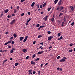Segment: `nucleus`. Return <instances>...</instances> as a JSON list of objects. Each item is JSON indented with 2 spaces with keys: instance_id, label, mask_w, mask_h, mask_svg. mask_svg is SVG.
Listing matches in <instances>:
<instances>
[{
  "instance_id": "5fc2aeb1",
  "label": "nucleus",
  "mask_w": 75,
  "mask_h": 75,
  "mask_svg": "<svg viewBox=\"0 0 75 75\" xmlns=\"http://www.w3.org/2000/svg\"><path fill=\"white\" fill-rule=\"evenodd\" d=\"M8 47L9 48H11V47L10 45H8Z\"/></svg>"
},
{
  "instance_id": "09e8293b",
  "label": "nucleus",
  "mask_w": 75,
  "mask_h": 75,
  "mask_svg": "<svg viewBox=\"0 0 75 75\" xmlns=\"http://www.w3.org/2000/svg\"><path fill=\"white\" fill-rule=\"evenodd\" d=\"M24 15V13H22L21 14V16H23Z\"/></svg>"
},
{
  "instance_id": "473e14b6",
  "label": "nucleus",
  "mask_w": 75,
  "mask_h": 75,
  "mask_svg": "<svg viewBox=\"0 0 75 75\" xmlns=\"http://www.w3.org/2000/svg\"><path fill=\"white\" fill-rule=\"evenodd\" d=\"M42 37V35H39L38 36V38H41V37Z\"/></svg>"
},
{
  "instance_id": "6ab92c4d",
  "label": "nucleus",
  "mask_w": 75,
  "mask_h": 75,
  "mask_svg": "<svg viewBox=\"0 0 75 75\" xmlns=\"http://www.w3.org/2000/svg\"><path fill=\"white\" fill-rule=\"evenodd\" d=\"M62 15H63V13H60L59 16L61 17V16H62Z\"/></svg>"
},
{
  "instance_id": "37998d69",
  "label": "nucleus",
  "mask_w": 75,
  "mask_h": 75,
  "mask_svg": "<svg viewBox=\"0 0 75 75\" xmlns=\"http://www.w3.org/2000/svg\"><path fill=\"white\" fill-rule=\"evenodd\" d=\"M25 0H21V3H23V2H24V1H25Z\"/></svg>"
},
{
  "instance_id": "338daca9",
  "label": "nucleus",
  "mask_w": 75,
  "mask_h": 75,
  "mask_svg": "<svg viewBox=\"0 0 75 75\" xmlns=\"http://www.w3.org/2000/svg\"><path fill=\"white\" fill-rule=\"evenodd\" d=\"M43 13H44V12H41L40 13L41 14H43Z\"/></svg>"
},
{
  "instance_id": "2f4dec72",
  "label": "nucleus",
  "mask_w": 75,
  "mask_h": 75,
  "mask_svg": "<svg viewBox=\"0 0 75 75\" xmlns=\"http://www.w3.org/2000/svg\"><path fill=\"white\" fill-rule=\"evenodd\" d=\"M69 52H72V50L71 49L69 51Z\"/></svg>"
},
{
  "instance_id": "774afa93",
  "label": "nucleus",
  "mask_w": 75,
  "mask_h": 75,
  "mask_svg": "<svg viewBox=\"0 0 75 75\" xmlns=\"http://www.w3.org/2000/svg\"><path fill=\"white\" fill-rule=\"evenodd\" d=\"M8 33V32H6L5 33V34H7Z\"/></svg>"
},
{
  "instance_id": "5701e85b",
  "label": "nucleus",
  "mask_w": 75,
  "mask_h": 75,
  "mask_svg": "<svg viewBox=\"0 0 75 75\" xmlns=\"http://www.w3.org/2000/svg\"><path fill=\"white\" fill-rule=\"evenodd\" d=\"M12 41V40H10L8 42V44H10V43H11V42Z\"/></svg>"
},
{
  "instance_id": "4c0bfd02",
  "label": "nucleus",
  "mask_w": 75,
  "mask_h": 75,
  "mask_svg": "<svg viewBox=\"0 0 75 75\" xmlns=\"http://www.w3.org/2000/svg\"><path fill=\"white\" fill-rule=\"evenodd\" d=\"M29 58V56H27L26 57L25 59H28Z\"/></svg>"
},
{
  "instance_id": "e433bc0d",
  "label": "nucleus",
  "mask_w": 75,
  "mask_h": 75,
  "mask_svg": "<svg viewBox=\"0 0 75 75\" xmlns=\"http://www.w3.org/2000/svg\"><path fill=\"white\" fill-rule=\"evenodd\" d=\"M71 25H72V26H73L74 25V22H73L72 23H71Z\"/></svg>"
},
{
  "instance_id": "1a4fd4ad",
  "label": "nucleus",
  "mask_w": 75,
  "mask_h": 75,
  "mask_svg": "<svg viewBox=\"0 0 75 75\" xmlns=\"http://www.w3.org/2000/svg\"><path fill=\"white\" fill-rule=\"evenodd\" d=\"M70 8L72 11H74V7L71 6H70Z\"/></svg>"
},
{
  "instance_id": "603ef678",
  "label": "nucleus",
  "mask_w": 75,
  "mask_h": 75,
  "mask_svg": "<svg viewBox=\"0 0 75 75\" xmlns=\"http://www.w3.org/2000/svg\"><path fill=\"white\" fill-rule=\"evenodd\" d=\"M15 15H16V14L15 13H13V14H12V16H13V17H14V16Z\"/></svg>"
},
{
  "instance_id": "8fccbe9b",
  "label": "nucleus",
  "mask_w": 75,
  "mask_h": 75,
  "mask_svg": "<svg viewBox=\"0 0 75 75\" xmlns=\"http://www.w3.org/2000/svg\"><path fill=\"white\" fill-rule=\"evenodd\" d=\"M47 33L48 34H51V32L50 31H48Z\"/></svg>"
},
{
  "instance_id": "a211bd4d",
  "label": "nucleus",
  "mask_w": 75,
  "mask_h": 75,
  "mask_svg": "<svg viewBox=\"0 0 75 75\" xmlns=\"http://www.w3.org/2000/svg\"><path fill=\"white\" fill-rule=\"evenodd\" d=\"M65 24V23L64 22H63L62 24V27H63V26H65V25H64Z\"/></svg>"
},
{
  "instance_id": "f704fd0d",
  "label": "nucleus",
  "mask_w": 75,
  "mask_h": 75,
  "mask_svg": "<svg viewBox=\"0 0 75 75\" xmlns=\"http://www.w3.org/2000/svg\"><path fill=\"white\" fill-rule=\"evenodd\" d=\"M7 44H8V42H6L5 43V44H4V45H7Z\"/></svg>"
},
{
  "instance_id": "72a5a7b5",
  "label": "nucleus",
  "mask_w": 75,
  "mask_h": 75,
  "mask_svg": "<svg viewBox=\"0 0 75 75\" xmlns=\"http://www.w3.org/2000/svg\"><path fill=\"white\" fill-rule=\"evenodd\" d=\"M8 18H11V16L8 15L7 16Z\"/></svg>"
},
{
  "instance_id": "9b49d317",
  "label": "nucleus",
  "mask_w": 75,
  "mask_h": 75,
  "mask_svg": "<svg viewBox=\"0 0 75 75\" xmlns=\"http://www.w3.org/2000/svg\"><path fill=\"white\" fill-rule=\"evenodd\" d=\"M31 64L32 65H35V62L32 61L31 62Z\"/></svg>"
},
{
  "instance_id": "2eb2a0df",
  "label": "nucleus",
  "mask_w": 75,
  "mask_h": 75,
  "mask_svg": "<svg viewBox=\"0 0 75 75\" xmlns=\"http://www.w3.org/2000/svg\"><path fill=\"white\" fill-rule=\"evenodd\" d=\"M22 51L23 52H25L26 51V49H23L22 50Z\"/></svg>"
},
{
  "instance_id": "6e6d98bb",
  "label": "nucleus",
  "mask_w": 75,
  "mask_h": 75,
  "mask_svg": "<svg viewBox=\"0 0 75 75\" xmlns=\"http://www.w3.org/2000/svg\"><path fill=\"white\" fill-rule=\"evenodd\" d=\"M40 6H39V5L38 4L37 5V7L38 8H39Z\"/></svg>"
},
{
  "instance_id": "3c124183",
  "label": "nucleus",
  "mask_w": 75,
  "mask_h": 75,
  "mask_svg": "<svg viewBox=\"0 0 75 75\" xmlns=\"http://www.w3.org/2000/svg\"><path fill=\"white\" fill-rule=\"evenodd\" d=\"M60 40H62V39L63 38H62V36L60 38H59Z\"/></svg>"
},
{
  "instance_id": "f8f14e48",
  "label": "nucleus",
  "mask_w": 75,
  "mask_h": 75,
  "mask_svg": "<svg viewBox=\"0 0 75 75\" xmlns=\"http://www.w3.org/2000/svg\"><path fill=\"white\" fill-rule=\"evenodd\" d=\"M64 9V7L62 6L60 7V10H63Z\"/></svg>"
},
{
  "instance_id": "aec40b11",
  "label": "nucleus",
  "mask_w": 75,
  "mask_h": 75,
  "mask_svg": "<svg viewBox=\"0 0 75 75\" xmlns=\"http://www.w3.org/2000/svg\"><path fill=\"white\" fill-rule=\"evenodd\" d=\"M16 12H17V9H15L14 10V13H16Z\"/></svg>"
},
{
  "instance_id": "e2e57ef3",
  "label": "nucleus",
  "mask_w": 75,
  "mask_h": 75,
  "mask_svg": "<svg viewBox=\"0 0 75 75\" xmlns=\"http://www.w3.org/2000/svg\"><path fill=\"white\" fill-rule=\"evenodd\" d=\"M13 37H11L10 38V40H13Z\"/></svg>"
},
{
  "instance_id": "f257e3e1",
  "label": "nucleus",
  "mask_w": 75,
  "mask_h": 75,
  "mask_svg": "<svg viewBox=\"0 0 75 75\" xmlns=\"http://www.w3.org/2000/svg\"><path fill=\"white\" fill-rule=\"evenodd\" d=\"M67 59V58L66 57H63V59L60 60L59 61V62H65L66 61V59Z\"/></svg>"
},
{
  "instance_id": "423d86ee",
  "label": "nucleus",
  "mask_w": 75,
  "mask_h": 75,
  "mask_svg": "<svg viewBox=\"0 0 75 75\" xmlns=\"http://www.w3.org/2000/svg\"><path fill=\"white\" fill-rule=\"evenodd\" d=\"M28 71L30 75H32V72H32V69H31L30 70H29Z\"/></svg>"
},
{
  "instance_id": "bb28decb",
  "label": "nucleus",
  "mask_w": 75,
  "mask_h": 75,
  "mask_svg": "<svg viewBox=\"0 0 75 75\" xmlns=\"http://www.w3.org/2000/svg\"><path fill=\"white\" fill-rule=\"evenodd\" d=\"M60 35H61V33H59L57 34V36L58 37H59Z\"/></svg>"
},
{
  "instance_id": "b1692460",
  "label": "nucleus",
  "mask_w": 75,
  "mask_h": 75,
  "mask_svg": "<svg viewBox=\"0 0 75 75\" xmlns=\"http://www.w3.org/2000/svg\"><path fill=\"white\" fill-rule=\"evenodd\" d=\"M16 8L18 10H19V9L20 8V6H17L16 7Z\"/></svg>"
},
{
  "instance_id": "a878e982",
  "label": "nucleus",
  "mask_w": 75,
  "mask_h": 75,
  "mask_svg": "<svg viewBox=\"0 0 75 75\" xmlns=\"http://www.w3.org/2000/svg\"><path fill=\"white\" fill-rule=\"evenodd\" d=\"M13 36L14 37L16 38V37H17V35L15 34H13Z\"/></svg>"
},
{
  "instance_id": "c9c22d12",
  "label": "nucleus",
  "mask_w": 75,
  "mask_h": 75,
  "mask_svg": "<svg viewBox=\"0 0 75 75\" xmlns=\"http://www.w3.org/2000/svg\"><path fill=\"white\" fill-rule=\"evenodd\" d=\"M7 44H8V42H6L5 43V44H4V45H7Z\"/></svg>"
},
{
  "instance_id": "680f3d73",
  "label": "nucleus",
  "mask_w": 75,
  "mask_h": 75,
  "mask_svg": "<svg viewBox=\"0 0 75 75\" xmlns=\"http://www.w3.org/2000/svg\"><path fill=\"white\" fill-rule=\"evenodd\" d=\"M41 27L40 26L39 28H38V30H40V29H41Z\"/></svg>"
},
{
  "instance_id": "20e7f679",
  "label": "nucleus",
  "mask_w": 75,
  "mask_h": 75,
  "mask_svg": "<svg viewBox=\"0 0 75 75\" xmlns=\"http://www.w3.org/2000/svg\"><path fill=\"white\" fill-rule=\"evenodd\" d=\"M28 36H27L24 39L23 42H25L26 41H27V38H28Z\"/></svg>"
},
{
  "instance_id": "f3484780",
  "label": "nucleus",
  "mask_w": 75,
  "mask_h": 75,
  "mask_svg": "<svg viewBox=\"0 0 75 75\" xmlns=\"http://www.w3.org/2000/svg\"><path fill=\"white\" fill-rule=\"evenodd\" d=\"M35 4V2H33L31 4V6L32 7H34V5Z\"/></svg>"
},
{
  "instance_id": "c85d7f7f",
  "label": "nucleus",
  "mask_w": 75,
  "mask_h": 75,
  "mask_svg": "<svg viewBox=\"0 0 75 75\" xmlns=\"http://www.w3.org/2000/svg\"><path fill=\"white\" fill-rule=\"evenodd\" d=\"M35 54H34L33 55L32 58H35Z\"/></svg>"
},
{
  "instance_id": "a18cd8bd",
  "label": "nucleus",
  "mask_w": 75,
  "mask_h": 75,
  "mask_svg": "<svg viewBox=\"0 0 75 75\" xmlns=\"http://www.w3.org/2000/svg\"><path fill=\"white\" fill-rule=\"evenodd\" d=\"M5 62H6L7 61V59H6L3 61Z\"/></svg>"
},
{
  "instance_id": "c03bdc74",
  "label": "nucleus",
  "mask_w": 75,
  "mask_h": 75,
  "mask_svg": "<svg viewBox=\"0 0 75 75\" xmlns=\"http://www.w3.org/2000/svg\"><path fill=\"white\" fill-rule=\"evenodd\" d=\"M59 58H60V56H59L57 57V59H59Z\"/></svg>"
},
{
  "instance_id": "4d7b16f0",
  "label": "nucleus",
  "mask_w": 75,
  "mask_h": 75,
  "mask_svg": "<svg viewBox=\"0 0 75 75\" xmlns=\"http://www.w3.org/2000/svg\"><path fill=\"white\" fill-rule=\"evenodd\" d=\"M52 48V46H51L50 47H49V49H50L51 48Z\"/></svg>"
},
{
  "instance_id": "6e6552de",
  "label": "nucleus",
  "mask_w": 75,
  "mask_h": 75,
  "mask_svg": "<svg viewBox=\"0 0 75 75\" xmlns=\"http://www.w3.org/2000/svg\"><path fill=\"white\" fill-rule=\"evenodd\" d=\"M24 37H21L19 38L20 41H22V40H24Z\"/></svg>"
},
{
  "instance_id": "ddd939ff",
  "label": "nucleus",
  "mask_w": 75,
  "mask_h": 75,
  "mask_svg": "<svg viewBox=\"0 0 75 75\" xmlns=\"http://www.w3.org/2000/svg\"><path fill=\"white\" fill-rule=\"evenodd\" d=\"M8 11H9V10L8 9H6L4 10V13H7V12H8Z\"/></svg>"
},
{
  "instance_id": "9d476101",
  "label": "nucleus",
  "mask_w": 75,
  "mask_h": 75,
  "mask_svg": "<svg viewBox=\"0 0 75 75\" xmlns=\"http://www.w3.org/2000/svg\"><path fill=\"white\" fill-rule=\"evenodd\" d=\"M45 21H47V18H48V16H46L44 18Z\"/></svg>"
},
{
  "instance_id": "cd10ccee",
  "label": "nucleus",
  "mask_w": 75,
  "mask_h": 75,
  "mask_svg": "<svg viewBox=\"0 0 75 75\" xmlns=\"http://www.w3.org/2000/svg\"><path fill=\"white\" fill-rule=\"evenodd\" d=\"M46 5V3L45 2L43 4V7H45Z\"/></svg>"
},
{
  "instance_id": "7c9ffc66",
  "label": "nucleus",
  "mask_w": 75,
  "mask_h": 75,
  "mask_svg": "<svg viewBox=\"0 0 75 75\" xmlns=\"http://www.w3.org/2000/svg\"><path fill=\"white\" fill-rule=\"evenodd\" d=\"M72 45H74V44H72V43H71L69 45H70V46L71 47H72Z\"/></svg>"
},
{
  "instance_id": "4be33fe9",
  "label": "nucleus",
  "mask_w": 75,
  "mask_h": 75,
  "mask_svg": "<svg viewBox=\"0 0 75 75\" xmlns=\"http://www.w3.org/2000/svg\"><path fill=\"white\" fill-rule=\"evenodd\" d=\"M18 64L19 63H15V66L16 67V66H17V65H18Z\"/></svg>"
},
{
  "instance_id": "412c9836",
  "label": "nucleus",
  "mask_w": 75,
  "mask_h": 75,
  "mask_svg": "<svg viewBox=\"0 0 75 75\" xmlns=\"http://www.w3.org/2000/svg\"><path fill=\"white\" fill-rule=\"evenodd\" d=\"M52 22H54V18H52L51 20Z\"/></svg>"
},
{
  "instance_id": "f03ea898",
  "label": "nucleus",
  "mask_w": 75,
  "mask_h": 75,
  "mask_svg": "<svg viewBox=\"0 0 75 75\" xmlns=\"http://www.w3.org/2000/svg\"><path fill=\"white\" fill-rule=\"evenodd\" d=\"M16 21L15 19H13L12 20V21H11L10 23V24L11 25H13L14 24V23H16Z\"/></svg>"
},
{
  "instance_id": "052dcab7",
  "label": "nucleus",
  "mask_w": 75,
  "mask_h": 75,
  "mask_svg": "<svg viewBox=\"0 0 75 75\" xmlns=\"http://www.w3.org/2000/svg\"><path fill=\"white\" fill-rule=\"evenodd\" d=\"M35 73H36V72H35V71H33V74H35Z\"/></svg>"
},
{
  "instance_id": "de8ad7c7",
  "label": "nucleus",
  "mask_w": 75,
  "mask_h": 75,
  "mask_svg": "<svg viewBox=\"0 0 75 75\" xmlns=\"http://www.w3.org/2000/svg\"><path fill=\"white\" fill-rule=\"evenodd\" d=\"M40 59L39 58H38L36 59L35 60V61H38Z\"/></svg>"
},
{
  "instance_id": "c756f323",
  "label": "nucleus",
  "mask_w": 75,
  "mask_h": 75,
  "mask_svg": "<svg viewBox=\"0 0 75 75\" xmlns=\"http://www.w3.org/2000/svg\"><path fill=\"white\" fill-rule=\"evenodd\" d=\"M37 27H40V24H38L36 25Z\"/></svg>"
},
{
  "instance_id": "4468645a",
  "label": "nucleus",
  "mask_w": 75,
  "mask_h": 75,
  "mask_svg": "<svg viewBox=\"0 0 75 75\" xmlns=\"http://www.w3.org/2000/svg\"><path fill=\"white\" fill-rule=\"evenodd\" d=\"M58 0H55L54 1V3L55 4H57V2H58Z\"/></svg>"
},
{
  "instance_id": "79ce46f5",
  "label": "nucleus",
  "mask_w": 75,
  "mask_h": 75,
  "mask_svg": "<svg viewBox=\"0 0 75 75\" xmlns=\"http://www.w3.org/2000/svg\"><path fill=\"white\" fill-rule=\"evenodd\" d=\"M13 52H14V51H13V50H12L10 52L11 54H12V53H13Z\"/></svg>"
},
{
  "instance_id": "7ed1b4c3",
  "label": "nucleus",
  "mask_w": 75,
  "mask_h": 75,
  "mask_svg": "<svg viewBox=\"0 0 75 75\" xmlns=\"http://www.w3.org/2000/svg\"><path fill=\"white\" fill-rule=\"evenodd\" d=\"M62 0H60L59 2H58V4H57L58 6H61L62 4Z\"/></svg>"
},
{
  "instance_id": "39448f33",
  "label": "nucleus",
  "mask_w": 75,
  "mask_h": 75,
  "mask_svg": "<svg viewBox=\"0 0 75 75\" xmlns=\"http://www.w3.org/2000/svg\"><path fill=\"white\" fill-rule=\"evenodd\" d=\"M53 38V36H50L48 38V40H51V39H52V38Z\"/></svg>"
},
{
  "instance_id": "dca6fc26",
  "label": "nucleus",
  "mask_w": 75,
  "mask_h": 75,
  "mask_svg": "<svg viewBox=\"0 0 75 75\" xmlns=\"http://www.w3.org/2000/svg\"><path fill=\"white\" fill-rule=\"evenodd\" d=\"M59 9H60V7L59 6H57V8L56 9V10H58Z\"/></svg>"
},
{
  "instance_id": "864d4df0",
  "label": "nucleus",
  "mask_w": 75,
  "mask_h": 75,
  "mask_svg": "<svg viewBox=\"0 0 75 75\" xmlns=\"http://www.w3.org/2000/svg\"><path fill=\"white\" fill-rule=\"evenodd\" d=\"M28 15H30V14H31V13H30V12H28Z\"/></svg>"
},
{
  "instance_id": "69168bd1",
  "label": "nucleus",
  "mask_w": 75,
  "mask_h": 75,
  "mask_svg": "<svg viewBox=\"0 0 75 75\" xmlns=\"http://www.w3.org/2000/svg\"><path fill=\"white\" fill-rule=\"evenodd\" d=\"M48 64V63H46V64H45V66H46V65H47Z\"/></svg>"
},
{
  "instance_id": "58836bf2",
  "label": "nucleus",
  "mask_w": 75,
  "mask_h": 75,
  "mask_svg": "<svg viewBox=\"0 0 75 75\" xmlns=\"http://www.w3.org/2000/svg\"><path fill=\"white\" fill-rule=\"evenodd\" d=\"M42 7V6L41 5H40V8H41Z\"/></svg>"
},
{
  "instance_id": "0e129e2a",
  "label": "nucleus",
  "mask_w": 75,
  "mask_h": 75,
  "mask_svg": "<svg viewBox=\"0 0 75 75\" xmlns=\"http://www.w3.org/2000/svg\"><path fill=\"white\" fill-rule=\"evenodd\" d=\"M33 44H35V41H34L33 42Z\"/></svg>"
},
{
  "instance_id": "13d9d810",
  "label": "nucleus",
  "mask_w": 75,
  "mask_h": 75,
  "mask_svg": "<svg viewBox=\"0 0 75 75\" xmlns=\"http://www.w3.org/2000/svg\"><path fill=\"white\" fill-rule=\"evenodd\" d=\"M59 69H60V71H62V68H59Z\"/></svg>"
},
{
  "instance_id": "bf43d9fd",
  "label": "nucleus",
  "mask_w": 75,
  "mask_h": 75,
  "mask_svg": "<svg viewBox=\"0 0 75 75\" xmlns=\"http://www.w3.org/2000/svg\"><path fill=\"white\" fill-rule=\"evenodd\" d=\"M41 28H43V27H45V26H44V25H42V26H40Z\"/></svg>"
},
{
  "instance_id": "49530a36",
  "label": "nucleus",
  "mask_w": 75,
  "mask_h": 75,
  "mask_svg": "<svg viewBox=\"0 0 75 75\" xmlns=\"http://www.w3.org/2000/svg\"><path fill=\"white\" fill-rule=\"evenodd\" d=\"M31 21V18H30L27 21L28 22H30Z\"/></svg>"
},
{
  "instance_id": "393cba45",
  "label": "nucleus",
  "mask_w": 75,
  "mask_h": 75,
  "mask_svg": "<svg viewBox=\"0 0 75 75\" xmlns=\"http://www.w3.org/2000/svg\"><path fill=\"white\" fill-rule=\"evenodd\" d=\"M40 73H41V71H38V74L39 75H40Z\"/></svg>"
},
{
  "instance_id": "ea45409f",
  "label": "nucleus",
  "mask_w": 75,
  "mask_h": 75,
  "mask_svg": "<svg viewBox=\"0 0 75 75\" xmlns=\"http://www.w3.org/2000/svg\"><path fill=\"white\" fill-rule=\"evenodd\" d=\"M11 50H13V51H15V50H16V48H13L11 49Z\"/></svg>"
},
{
  "instance_id": "0eeeda50",
  "label": "nucleus",
  "mask_w": 75,
  "mask_h": 75,
  "mask_svg": "<svg viewBox=\"0 0 75 75\" xmlns=\"http://www.w3.org/2000/svg\"><path fill=\"white\" fill-rule=\"evenodd\" d=\"M43 53V51H42L41 52H38V55H40Z\"/></svg>"
},
{
  "instance_id": "a19ab883",
  "label": "nucleus",
  "mask_w": 75,
  "mask_h": 75,
  "mask_svg": "<svg viewBox=\"0 0 75 75\" xmlns=\"http://www.w3.org/2000/svg\"><path fill=\"white\" fill-rule=\"evenodd\" d=\"M50 10H51V8H49L48 9H47V11H50Z\"/></svg>"
}]
</instances>
